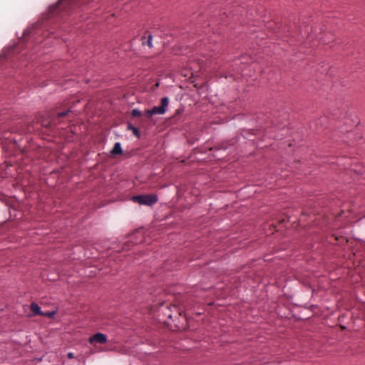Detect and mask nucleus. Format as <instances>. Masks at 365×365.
I'll return each mask as SVG.
<instances>
[{
    "label": "nucleus",
    "mask_w": 365,
    "mask_h": 365,
    "mask_svg": "<svg viewBox=\"0 0 365 365\" xmlns=\"http://www.w3.org/2000/svg\"><path fill=\"white\" fill-rule=\"evenodd\" d=\"M133 117H139L142 115V113L138 109H133L131 112Z\"/></svg>",
    "instance_id": "obj_13"
},
{
    "label": "nucleus",
    "mask_w": 365,
    "mask_h": 365,
    "mask_svg": "<svg viewBox=\"0 0 365 365\" xmlns=\"http://www.w3.org/2000/svg\"><path fill=\"white\" fill-rule=\"evenodd\" d=\"M106 341V335L101 333L95 334L93 336H91L88 339V342L93 346H95L96 344H105Z\"/></svg>",
    "instance_id": "obj_5"
},
{
    "label": "nucleus",
    "mask_w": 365,
    "mask_h": 365,
    "mask_svg": "<svg viewBox=\"0 0 365 365\" xmlns=\"http://www.w3.org/2000/svg\"><path fill=\"white\" fill-rule=\"evenodd\" d=\"M334 322H336V327H339L341 331L347 330L346 324H349L353 320V316L343 314L341 315L332 314Z\"/></svg>",
    "instance_id": "obj_4"
},
{
    "label": "nucleus",
    "mask_w": 365,
    "mask_h": 365,
    "mask_svg": "<svg viewBox=\"0 0 365 365\" xmlns=\"http://www.w3.org/2000/svg\"><path fill=\"white\" fill-rule=\"evenodd\" d=\"M341 85L342 86H345V85H344L343 83H341Z\"/></svg>",
    "instance_id": "obj_23"
},
{
    "label": "nucleus",
    "mask_w": 365,
    "mask_h": 365,
    "mask_svg": "<svg viewBox=\"0 0 365 365\" xmlns=\"http://www.w3.org/2000/svg\"><path fill=\"white\" fill-rule=\"evenodd\" d=\"M331 69H332V68H331V67H330V68H329V71H327V74H326V76H330V78H332L334 76V75L332 73Z\"/></svg>",
    "instance_id": "obj_16"
},
{
    "label": "nucleus",
    "mask_w": 365,
    "mask_h": 365,
    "mask_svg": "<svg viewBox=\"0 0 365 365\" xmlns=\"http://www.w3.org/2000/svg\"><path fill=\"white\" fill-rule=\"evenodd\" d=\"M123 153V150L121 148V145L120 143L117 142L114 144V146L111 150V154L113 155H121Z\"/></svg>",
    "instance_id": "obj_9"
},
{
    "label": "nucleus",
    "mask_w": 365,
    "mask_h": 365,
    "mask_svg": "<svg viewBox=\"0 0 365 365\" xmlns=\"http://www.w3.org/2000/svg\"><path fill=\"white\" fill-rule=\"evenodd\" d=\"M344 214V211L334 202L329 206L321 207V227L328 225L331 229L340 227L341 225H339V222Z\"/></svg>",
    "instance_id": "obj_1"
},
{
    "label": "nucleus",
    "mask_w": 365,
    "mask_h": 365,
    "mask_svg": "<svg viewBox=\"0 0 365 365\" xmlns=\"http://www.w3.org/2000/svg\"><path fill=\"white\" fill-rule=\"evenodd\" d=\"M128 129L131 130L133 132V133L138 138H140V132L139 130H138V128H136L135 127H134L133 125L129 124L128 125Z\"/></svg>",
    "instance_id": "obj_12"
},
{
    "label": "nucleus",
    "mask_w": 365,
    "mask_h": 365,
    "mask_svg": "<svg viewBox=\"0 0 365 365\" xmlns=\"http://www.w3.org/2000/svg\"><path fill=\"white\" fill-rule=\"evenodd\" d=\"M332 237H335V240L336 241H339L340 238H343L342 236H340V237H337V236H335L334 235H332Z\"/></svg>",
    "instance_id": "obj_19"
},
{
    "label": "nucleus",
    "mask_w": 365,
    "mask_h": 365,
    "mask_svg": "<svg viewBox=\"0 0 365 365\" xmlns=\"http://www.w3.org/2000/svg\"><path fill=\"white\" fill-rule=\"evenodd\" d=\"M30 308L34 315H43V312L41 311V308L37 304L34 302L31 303Z\"/></svg>",
    "instance_id": "obj_10"
},
{
    "label": "nucleus",
    "mask_w": 365,
    "mask_h": 365,
    "mask_svg": "<svg viewBox=\"0 0 365 365\" xmlns=\"http://www.w3.org/2000/svg\"><path fill=\"white\" fill-rule=\"evenodd\" d=\"M332 113H333V115H336V114H337V113L335 112V110H334L332 111Z\"/></svg>",
    "instance_id": "obj_22"
},
{
    "label": "nucleus",
    "mask_w": 365,
    "mask_h": 365,
    "mask_svg": "<svg viewBox=\"0 0 365 365\" xmlns=\"http://www.w3.org/2000/svg\"><path fill=\"white\" fill-rule=\"evenodd\" d=\"M332 314H336V312H331L329 314L325 315L323 317L321 323L327 325L329 327H336V322H334Z\"/></svg>",
    "instance_id": "obj_6"
},
{
    "label": "nucleus",
    "mask_w": 365,
    "mask_h": 365,
    "mask_svg": "<svg viewBox=\"0 0 365 365\" xmlns=\"http://www.w3.org/2000/svg\"><path fill=\"white\" fill-rule=\"evenodd\" d=\"M356 125H358V123H356V125L353 123L352 125H351V128L352 127H356Z\"/></svg>",
    "instance_id": "obj_20"
},
{
    "label": "nucleus",
    "mask_w": 365,
    "mask_h": 365,
    "mask_svg": "<svg viewBox=\"0 0 365 365\" xmlns=\"http://www.w3.org/2000/svg\"><path fill=\"white\" fill-rule=\"evenodd\" d=\"M334 40V38L333 36V34H330L329 32H324L323 36H321V42H322L324 45H327Z\"/></svg>",
    "instance_id": "obj_8"
},
{
    "label": "nucleus",
    "mask_w": 365,
    "mask_h": 365,
    "mask_svg": "<svg viewBox=\"0 0 365 365\" xmlns=\"http://www.w3.org/2000/svg\"><path fill=\"white\" fill-rule=\"evenodd\" d=\"M55 314H56V312H43L42 316H46L49 318H53Z\"/></svg>",
    "instance_id": "obj_14"
},
{
    "label": "nucleus",
    "mask_w": 365,
    "mask_h": 365,
    "mask_svg": "<svg viewBox=\"0 0 365 365\" xmlns=\"http://www.w3.org/2000/svg\"><path fill=\"white\" fill-rule=\"evenodd\" d=\"M67 356L68 359H73L75 357L73 353H72V352L68 353Z\"/></svg>",
    "instance_id": "obj_18"
},
{
    "label": "nucleus",
    "mask_w": 365,
    "mask_h": 365,
    "mask_svg": "<svg viewBox=\"0 0 365 365\" xmlns=\"http://www.w3.org/2000/svg\"><path fill=\"white\" fill-rule=\"evenodd\" d=\"M169 103V98L168 97H163L160 101V106H154L150 110H146L144 113V115L150 118L153 115H163L165 113L166 107L168 106Z\"/></svg>",
    "instance_id": "obj_2"
},
{
    "label": "nucleus",
    "mask_w": 365,
    "mask_h": 365,
    "mask_svg": "<svg viewBox=\"0 0 365 365\" xmlns=\"http://www.w3.org/2000/svg\"><path fill=\"white\" fill-rule=\"evenodd\" d=\"M351 123H353V121L352 120L349 119V118H345L344 120V125H350Z\"/></svg>",
    "instance_id": "obj_17"
},
{
    "label": "nucleus",
    "mask_w": 365,
    "mask_h": 365,
    "mask_svg": "<svg viewBox=\"0 0 365 365\" xmlns=\"http://www.w3.org/2000/svg\"><path fill=\"white\" fill-rule=\"evenodd\" d=\"M69 112H70V110H67L66 111L58 113L57 114V115L58 118H61V117L66 115L68 114V113H69Z\"/></svg>",
    "instance_id": "obj_15"
},
{
    "label": "nucleus",
    "mask_w": 365,
    "mask_h": 365,
    "mask_svg": "<svg viewBox=\"0 0 365 365\" xmlns=\"http://www.w3.org/2000/svg\"><path fill=\"white\" fill-rule=\"evenodd\" d=\"M142 43L143 45L147 44L150 48H151L153 46L151 34H149L148 35V37L143 36L142 37Z\"/></svg>",
    "instance_id": "obj_11"
},
{
    "label": "nucleus",
    "mask_w": 365,
    "mask_h": 365,
    "mask_svg": "<svg viewBox=\"0 0 365 365\" xmlns=\"http://www.w3.org/2000/svg\"><path fill=\"white\" fill-rule=\"evenodd\" d=\"M355 233L357 236L365 239V221L358 227H355ZM365 242V240H362Z\"/></svg>",
    "instance_id": "obj_7"
},
{
    "label": "nucleus",
    "mask_w": 365,
    "mask_h": 365,
    "mask_svg": "<svg viewBox=\"0 0 365 365\" xmlns=\"http://www.w3.org/2000/svg\"><path fill=\"white\" fill-rule=\"evenodd\" d=\"M344 131L349 133V132L351 131V130H349V129H344Z\"/></svg>",
    "instance_id": "obj_21"
},
{
    "label": "nucleus",
    "mask_w": 365,
    "mask_h": 365,
    "mask_svg": "<svg viewBox=\"0 0 365 365\" xmlns=\"http://www.w3.org/2000/svg\"><path fill=\"white\" fill-rule=\"evenodd\" d=\"M132 200L140 205L151 206L157 202L158 197L155 195H139L133 196Z\"/></svg>",
    "instance_id": "obj_3"
}]
</instances>
